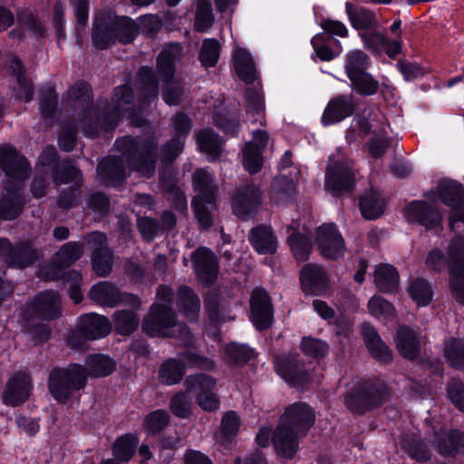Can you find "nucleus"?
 Returning <instances> with one entry per match:
<instances>
[{
	"label": "nucleus",
	"mask_w": 464,
	"mask_h": 464,
	"mask_svg": "<svg viewBox=\"0 0 464 464\" xmlns=\"http://www.w3.org/2000/svg\"><path fill=\"white\" fill-rule=\"evenodd\" d=\"M276 372L289 384L295 387L310 382L309 370L303 361L295 356H278L275 362Z\"/></svg>",
	"instance_id": "20"
},
{
	"label": "nucleus",
	"mask_w": 464,
	"mask_h": 464,
	"mask_svg": "<svg viewBox=\"0 0 464 464\" xmlns=\"http://www.w3.org/2000/svg\"><path fill=\"white\" fill-rule=\"evenodd\" d=\"M137 90L140 102L149 104L159 95V82L151 67L141 66L137 72Z\"/></svg>",
	"instance_id": "30"
},
{
	"label": "nucleus",
	"mask_w": 464,
	"mask_h": 464,
	"mask_svg": "<svg viewBox=\"0 0 464 464\" xmlns=\"http://www.w3.org/2000/svg\"><path fill=\"white\" fill-rule=\"evenodd\" d=\"M200 150L208 154L212 160H217L222 153V139L210 129L200 130L197 138Z\"/></svg>",
	"instance_id": "44"
},
{
	"label": "nucleus",
	"mask_w": 464,
	"mask_h": 464,
	"mask_svg": "<svg viewBox=\"0 0 464 464\" xmlns=\"http://www.w3.org/2000/svg\"><path fill=\"white\" fill-rule=\"evenodd\" d=\"M177 324L172 306L154 303L144 316L141 328L150 337L165 336L166 331Z\"/></svg>",
	"instance_id": "11"
},
{
	"label": "nucleus",
	"mask_w": 464,
	"mask_h": 464,
	"mask_svg": "<svg viewBox=\"0 0 464 464\" xmlns=\"http://www.w3.org/2000/svg\"><path fill=\"white\" fill-rule=\"evenodd\" d=\"M33 389L32 378L24 372H14L7 381L2 400L7 406L24 404L30 397Z\"/></svg>",
	"instance_id": "19"
},
{
	"label": "nucleus",
	"mask_w": 464,
	"mask_h": 464,
	"mask_svg": "<svg viewBox=\"0 0 464 464\" xmlns=\"http://www.w3.org/2000/svg\"><path fill=\"white\" fill-rule=\"evenodd\" d=\"M111 330L109 319L96 313L82 314L77 324L68 336V344L72 348H81L88 341L100 340L106 337Z\"/></svg>",
	"instance_id": "6"
},
{
	"label": "nucleus",
	"mask_w": 464,
	"mask_h": 464,
	"mask_svg": "<svg viewBox=\"0 0 464 464\" xmlns=\"http://www.w3.org/2000/svg\"><path fill=\"white\" fill-rule=\"evenodd\" d=\"M220 44L216 39L203 41L198 58L204 67H213L219 59Z\"/></svg>",
	"instance_id": "57"
},
{
	"label": "nucleus",
	"mask_w": 464,
	"mask_h": 464,
	"mask_svg": "<svg viewBox=\"0 0 464 464\" xmlns=\"http://www.w3.org/2000/svg\"><path fill=\"white\" fill-rule=\"evenodd\" d=\"M391 392L381 380H366L357 383L344 394V405L353 413L363 415L389 401Z\"/></svg>",
	"instance_id": "4"
},
{
	"label": "nucleus",
	"mask_w": 464,
	"mask_h": 464,
	"mask_svg": "<svg viewBox=\"0 0 464 464\" xmlns=\"http://www.w3.org/2000/svg\"><path fill=\"white\" fill-rule=\"evenodd\" d=\"M0 256L5 258L8 267L26 268L38 260L36 249L25 241L13 245L8 238L0 237Z\"/></svg>",
	"instance_id": "13"
},
{
	"label": "nucleus",
	"mask_w": 464,
	"mask_h": 464,
	"mask_svg": "<svg viewBox=\"0 0 464 464\" xmlns=\"http://www.w3.org/2000/svg\"><path fill=\"white\" fill-rule=\"evenodd\" d=\"M444 356L448 363L458 371H464V341L450 339L445 343Z\"/></svg>",
	"instance_id": "50"
},
{
	"label": "nucleus",
	"mask_w": 464,
	"mask_h": 464,
	"mask_svg": "<svg viewBox=\"0 0 464 464\" xmlns=\"http://www.w3.org/2000/svg\"><path fill=\"white\" fill-rule=\"evenodd\" d=\"M215 367V362L208 357L186 350L179 353L178 359L166 360L160 366L159 378L160 382L167 385L179 383L186 368H198L210 371Z\"/></svg>",
	"instance_id": "5"
},
{
	"label": "nucleus",
	"mask_w": 464,
	"mask_h": 464,
	"mask_svg": "<svg viewBox=\"0 0 464 464\" xmlns=\"http://www.w3.org/2000/svg\"><path fill=\"white\" fill-rule=\"evenodd\" d=\"M88 297L98 304L115 307L116 285L109 282H99L91 287Z\"/></svg>",
	"instance_id": "45"
},
{
	"label": "nucleus",
	"mask_w": 464,
	"mask_h": 464,
	"mask_svg": "<svg viewBox=\"0 0 464 464\" xmlns=\"http://www.w3.org/2000/svg\"><path fill=\"white\" fill-rule=\"evenodd\" d=\"M300 281L305 294L321 295L329 285L326 271L322 266L309 263L300 271Z\"/></svg>",
	"instance_id": "25"
},
{
	"label": "nucleus",
	"mask_w": 464,
	"mask_h": 464,
	"mask_svg": "<svg viewBox=\"0 0 464 464\" xmlns=\"http://www.w3.org/2000/svg\"><path fill=\"white\" fill-rule=\"evenodd\" d=\"M214 22L212 5L209 0H198L196 10L195 26L198 32H206Z\"/></svg>",
	"instance_id": "58"
},
{
	"label": "nucleus",
	"mask_w": 464,
	"mask_h": 464,
	"mask_svg": "<svg viewBox=\"0 0 464 464\" xmlns=\"http://www.w3.org/2000/svg\"><path fill=\"white\" fill-rule=\"evenodd\" d=\"M177 304L189 321L197 320L200 309V300L190 287L187 285L179 287L177 292Z\"/></svg>",
	"instance_id": "38"
},
{
	"label": "nucleus",
	"mask_w": 464,
	"mask_h": 464,
	"mask_svg": "<svg viewBox=\"0 0 464 464\" xmlns=\"http://www.w3.org/2000/svg\"><path fill=\"white\" fill-rule=\"evenodd\" d=\"M396 347L400 354L408 360H414L420 353L419 337L415 331L409 326H401L398 329Z\"/></svg>",
	"instance_id": "35"
},
{
	"label": "nucleus",
	"mask_w": 464,
	"mask_h": 464,
	"mask_svg": "<svg viewBox=\"0 0 464 464\" xmlns=\"http://www.w3.org/2000/svg\"><path fill=\"white\" fill-rule=\"evenodd\" d=\"M359 207L366 219H376L384 212L385 202L376 190L370 189L359 197Z\"/></svg>",
	"instance_id": "37"
},
{
	"label": "nucleus",
	"mask_w": 464,
	"mask_h": 464,
	"mask_svg": "<svg viewBox=\"0 0 464 464\" xmlns=\"http://www.w3.org/2000/svg\"><path fill=\"white\" fill-rule=\"evenodd\" d=\"M184 386L187 392L196 393V401L206 411H215L219 408V399L214 392L216 380L207 374H191L186 377Z\"/></svg>",
	"instance_id": "9"
},
{
	"label": "nucleus",
	"mask_w": 464,
	"mask_h": 464,
	"mask_svg": "<svg viewBox=\"0 0 464 464\" xmlns=\"http://www.w3.org/2000/svg\"><path fill=\"white\" fill-rule=\"evenodd\" d=\"M361 334L371 355L378 362L388 364L392 361V352L382 340L377 330L370 324L361 325Z\"/></svg>",
	"instance_id": "28"
},
{
	"label": "nucleus",
	"mask_w": 464,
	"mask_h": 464,
	"mask_svg": "<svg viewBox=\"0 0 464 464\" xmlns=\"http://www.w3.org/2000/svg\"><path fill=\"white\" fill-rule=\"evenodd\" d=\"M191 206L200 228L205 230L210 228L214 224L213 211L217 205L215 204V207L211 208L205 201H191Z\"/></svg>",
	"instance_id": "61"
},
{
	"label": "nucleus",
	"mask_w": 464,
	"mask_h": 464,
	"mask_svg": "<svg viewBox=\"0 0 464 464\" xmlns=\"http://www.w3.org/2000/svg\"><path fill=\"white\" fill-rule=\"evenodd\" d=\"M345 11L352 26L357 31H365L379 27L380 23L374 12L351 2L345 4Z\"/></svg>",
	"instance_id": "34"
},
{
	"label": "nucleus",
	"mask_w": 464,
	"mask_h": 464,
	"mask_svg": "<svg viewBox=\"0 0 464 464\" xmlns=\"http://www.w3.org/2000/svg\"><path fill=\"white\" fill-rule=\"evenodd\" d=\"M192 188L196 193L192 201H205L211 208L215 207L218 187L209 172L204 169H196L192 175Z\"/></svg>",
	"instance_id": "26"
},
{
	"label": "nucleus",
	"mask_w": 464,
	"mask_h": 464,
	"mask_svg": "<svg viewBox=\"0 0 464 464\" xmlns=\"http://www.w3.org/2000/svg\"><path fill=\"white\" fill-rule=\"evenodd\" d=\"M269 141V134L266 130L254 131V140L245 144L243 150V165L250 174L259 172L263 166V150Z\"/></svg>",
	"instance_id": "21"
},
{
	"label": "nucleus",
	"mask_w": 464,
	"mask_h": 464,
	"mask_svg": "<svg viewBox=\"0 0 464 464\" xmlns=\"http://www.w3.org/2000/svg\"><path fill=\"white\" fill-rule=\"evenodd\" d=\"M191 260L201 283L205 286L213 285L218 276V261L213 252L199 247L193 252Z\"/></svg>",
	"instance_id": "24"
},
{
	"label": "nucleus",
	"mask_w": 464,
	"mask_h": 464,
	"mask_svg": "<svg viewBox=\"0 0 464 464\" xmlns=\"http://www.w3.org/2000/svg\"><path fill=\"white\" fill-rule=\"evenodd\" d=\"M24 204V198L20 192L8 190L7 194L0 199V218L14 220L22 214Z\"/></svg>",
	"instance_id": "40"
},
{
	"label": "nucleus",
	"mask_w": 464,
	"mask_h": 464,
	"mask_svg": "<svg viewBox=\"0 0 464 464\" xmlns=\"http://www.w3.org/2000/svg\"><path fill=\"white\" fill-rule=\"evenodd\" d=\"M295 192V184L292 179L287 176H278L275 178L271 184L270 198L272 200L280 201L288 200Z\"/></svg>",
	"instance_id": "52"
},
{
	"label": "nucleus",
	"mask_w": 464,
	"mask_h": 464,
	"mask_svg": "<svg viewBox=\"0 0 464 464\" xmlns=\"http://www.w3.org/2000/svg\"><path fill=\"white\" fill-rule=\"evenodd\" d=\"M374 282L380 291L392 293L398 288L399 274L394 266L381 265L374 272Z\"/></svg>",
	"instance_id": "43"
},
{
	"label": "nucleus",
	"mask_w": 464,
	"mask_h": 464,
	"mask_svg": "<svg viewBox=\"0 0 464 464\" xmlns=\"http://www.w3.org/2000/svg\"><path fill=\"white\" fill-rule=\"evenodd\" d=\"M0 168L8 179L20 181L28 179L31 173L28 160L10 144L0 147Z\"/></svg>",
	"instance_id": "17"
},
{
	"label": "nucleus",
	"mask_w": 464,
	"mask_h": 464,
	"mask_svg": "<svg viewBox=\"0 0 464 464\" xmlns=\"http://www.w3.org/2000/svg\"><path fill=\"white\" fill-rule=\"evenodd\" d=\"M355 110L352 96L339 95L330 100L322 116V123H337L351 116Z\"/></svg>",
	"instance_id": "29"
},
{
	"label": "nucleus",
	"mask_w": 464,
	"mask_h": 464,
	"mask_svg": "<svg viewBox=\"0 0 464 464\" xmlns=\"http://www.w3.org/2000/svg\"><path fill=\"white\" fill-rule=\"evenodd\" d=\"M106 236L102 232L92 234V241L98 243L101 246L95 248L92 255V266L93 272L102 277L107 276L111 271V253L102 244L106 242Z\"/></svg>",
	"instance_id": "33"
},
{
	"label": "nucleus",
	"mask_w": 464,
	"mask_h": 464,
	"mask_svg": "<svg viewBox=\"0 0 464 464\" xmlns=\"http://www.w3.org/2000/svg\"><path fill=\"white\" fill-rule=\"evenodd\" d=\"M53 180L56 184H69L73 182L77 186L78 182L82 185V174L81 169L76 167L73 160L65 159L52 169Z\"/></svg>",
	"instance_id": "41"
},
{
	"label": "nucleus",
	"mask_w": 464,
	"mask_h": 464,
	"mask_svg": "<svg viewBox=\"0 0 464 464\" xmlns=\"http://www.w3.org/2000/svg\"><path fill=\"white\" fill-rule=\"evenodd\" d=\"M402 450L413 459L419 462L430 460L431 454L427 445L415 435H405L401 440Z\"/></svg>",
	"instance_id": "47"
},
{
	"label": "nucleus",
	"mask_w": 464,
	"mask_h": 464,
	"mask_svg": "<svg viewBox=\"0 0 464 464\" xmlns=\"http://www.w3.org/2000/svg\"><path fill=\"white\" fill-rule=\"evenodd\" d=\"M169 422V414L164 410H156L149 413L144 420L146 430L152 434L161 432Z\"/></svg>",
	"instance_id": "64"
},
{
	"label": "nucleus",
	"mask_w": 464,
	"mask_h": 464,
	"mask_svg": "<svg viewBox=\"0 0 464 464\" xmlns=\"http://www.w3.org/2000/svg\"><path fill=\"white\" fill-rule=\"evenodd\" d=\"M437 450L443 457H455L458 453L464 454V432L450 430L447 434L438 437Z\"/></svg>",
	"instance_id": "36"
},
{
	"label": "nucleus",
	"mask_w": 464,
	"mask_h": 464,
	"mask_svg": "<svg viewBox=\"0 0 464 464\" xmlns=\"http://www.w3.org/2000/svg\"><path fill=\"white\" fill-rule=\"evenodd\" d=\"M352 89L362 96H372L378 92L379 82L368 72L360 73L349 79Z\"/></svg>",
	"instance_id": "51"
},
{
	"label": "nucleus",
	"mask_w": 464,
	"mask_h": 464,
	"mask_svg": "<svg viewBox=\"0 0 464 464\" xmlns=\"http://www.w3.org/2000/svg\"><path fill=\"white\" fill-rule=\"evenodd\" d=\"M315 246L325 259L337 260L345 251V242L334 224H324L315 230Z\"/></svg>",
	"instance_id": "12"
},
{
	"label": "nucleus",
	"mask_w": 464,
	"mask_h": 464,
	"mask_svg": "<svg viewBox=\"0 0 464 464\" xmlns=\"http://www.w3.org/2000/svg\"><path fill=\"white\" fill-rule=\"evenodd\" d=\"M116 141L112 144L111 154L102 158L97 165L98 179L107 187L116 188Z\"/></svg>",
	"instance_id": "46"
},
{
	"label": "nucleus",
	"mask_w": 464,
	"mask_h": 464,
	"mask_svg": "<svg viewBox=\"0 0 464 464\" xmlns=\"http://www.w3.org/2000/svg\"><path fill=\"white\" fill-rule=\"evenodd\" d=\"M248 240L253 248L259 254H274L277 248V239L272 228L266 225H258L249 231Z\"/></svg>",
	"instance_id": "31"
},
{
	"label": "nucleus",
	"mask_w": 464,
	"mask_h": 464,
	"mask_svg": "<svg viewBox=\"0 0 464 464\" xmlns=\"http://www.w3.org/2000/svg\"><path fill=\"white\" fill-rule=\"evenodd\" d=\"M280 422L295 430V434L305 437L315 422V411L306 402L297 401L285 409Z\"/></svg>",
	"instance_id": "14"
},
{
	"label": "nucleus",
	"mask_w": 464,
	"mask_h": 464,
	"mask_svg": "<svg viewBox=\"0 0 464 464\" xmlns=\"http://www.w3.org/2000/svg\"><path fill=\"white\" fill-rule=\"evenodd\" d=\"M68 99L79 110L78 120L85 137L97 138L102 130L116 129V87L111 90L109 107L94 105L92 86L84 80H79L70 87Z\"/></svg>",
	"instance_id": "1"
},
{
	"label": "nucleus",
	"mask_w": 464,
	"mask_h": 464,
	"mask_svg": "<svg viewBox=\"0 0 464 464\" xmlns=\"http://www.w3.org/2000/svg\"><path fill=\"white\" fill-rule=\"evenodd\" d=\"M58 95L55 89L51 87L42 91L40 110L41 114L45 120L53 119L58 113Z\"/></svg>",
	"instance_id": "56"
},
{
	"label": "nucleus",
	"mask_w": 464,
	"mask_h": 464,
	"mask_svg": "<svg viewBox=\"0 0 464 464\" xmlns=\"http://www.w3.org/2000/svg\"><path fill=\"white\" fill-rule=\"evenodd\" d=\"M379 27H373V29H368L359 33V36L363 42L364 47L375 53H381L384 44H387L388 38L382 34Z\"/></svg>",
	"instance_id": "59"
},
{
	"label": "nucleus",
	"mask_w": 464,
	"mask_h": 464,
	"mask_svg": "<svg viewBox=\"0 0 464 464\" xmlns=\"http://www.w3.org/2000/svg\"><path fill=\"white\" fill-rule=\"evenodd\" d=\"M252 322L258 331L271 327L274 321V309L268 293L262 288L252 291L250 297Z\"/></svg>",
	"instance_id": "18"
},
{
	"label": "nucleus",
	"mask_w": 464,
	"mask_h": 464,
	"mask_svg": "<svg viewBox=\"0 0 464 464\" xmlns=\"http://www.w3.org/2000/svg\"><path fill=\"white\" fill-rule=\"evenodd\" d=\"M158 143L149 138L141 143L131 136L118 139V182L124 179L126 172L135 170L150 179L155 173Z\"/></svg>",
	"instance_id": "2"
},
{
	"label": "nucleus",
	"mask_w": 464,
	"mask_h": 464,
	"mask_svg": "<svg viewBox=\"0 0 464 464\" xmlns=\"http://www.w3.org/2000/svg\"><path fill=\"white\" fill-rule=\"evenodd\" d=\"M304 437L279 421L272 434L271 442L278 456L292 459L299 449L300 440Z\"/></svg>",
	"instance_id": "22"
},
{
	"label": "nucleus",
	"mask_w": 464,
	"mask_h": 464,
	"mask_svg": "<svg viewBox=\"0 0 464 464\" xmlns=\"http://www.w3.org/2000/svg\"><path fill=\"white\" fill-rule=\"evenodd\" d=\"M234 67L237 76L246 84L256 79V69L251 54L245 49L238 48L233 55Z\"/></svg>",
	"instance_id": "39"
},
{
	"label": "nucleus",
	"mask_w": 464,
	"mask_h": 464,
	"mask_svg": "<svg viewBox=\"0 0 464 464\" xmlns=\"http://www.w3.org/2000/svg\"><path fill=\"white\" fill-rule=\"evenodd\" d=\"M262 203V191L252 180H246L236 188L232 209L236 216L246 219Z\"/></svg>",
	"instance_id": "16"
},
{
	"label": "nucleus",
	"mask_w": 464,
	"mask_h": 464,
	"mask_svg": "<svg viewBox=\"0 0 464 464\" xmlns=\"http://www.w3.org/2000/svg\"><path fill=\"white\" fill-rule=\"evenodd\" d=\"M438 196L442 203L450 208V230L464 231V186L453 180H442L438 187Z\"/></svg>",
	"instance_id": "8"
},
{
	"label": "nucleus",
	"mask_w": 464,
	"mask_h": 464,
	"mask_svg": "<svg viewBox=\"0 0 464 464\" xmlns=\"http://www.w3.org/2000/svg\"><path fill=\"white\" fill-rule=\"evenodd\" d=\"M409 222H416L428 228H433L441 223V215L433 206L425 201H413L405 209Z\"/></svg>",
	"instance_id": "27"
},
{
	"label": "nucleus",
	"mask_w": 464,
	"mask_h": 464,
	"mask_svg": "<svg viewBox=\"0 0 464 464\" xmlns=\"http://www.w3.org/2000/svg\"><path fill=\"white\" fill-rule=\"evenodd\" d=\"M83 256V245L79 241L63 244L55 253L53 259L58 267L68 269Z\"/></svg>",
	"instance_id": "42"
},
{
	"label": "nucleus",
	"mask_w": 464,
	"mask_h": 464,
	"mask_svg": "<svg viewBox=\"0 0 464 464\" xmlns=\"http://www.w3.org/2000/svg\"><path fill=\"white\" fill-rule=\"evenodd\" d=\"M139 24L128 16H118V42L130 44L138 35Z\"/></svg>",
	"instance_id": "60"
},
{
	"label": "nucleus",
	"mask_w": 464,
	"mask_h": 464,
	"mask_svg": "<svg viewBox=\"0 0 464 464\" xmlns=\"http://www.w3.org/2000/svg\"><path fill=\"white\" fill-rule=\"evenodd\" d=\"M448 269L464 270V237H454L448 246Z\"/></svg>",
	"instance_id": "53"
},
{
	"label": "nucleus",
	"mask_w": 464,
	"mask_h": 464,
	"mask_svg": "<svg viewBox=\"0 0 464 464\" xmlns=\"http://www.w3.org/2000/svg\"><path fill=\"white\" fill-rule=\"evenodd\" d=\"M87 386L83 365L70 362L66 366H54L47 377V389L51 397L58 403L66 405L81 397Z\"/></svg>",
	"instance_id": "3"
},
{
	"label": "nucleus",
	"mask_w": 464,
	"mask_h": 464,
	"mask_svg": "<svg viewBox=\"0 0 464 464\" xmlns=\"http://www.w3.org/2000/svg\"><path fill=\"white\" fill-rule=\"evenodd\" d=\"M29 310L33 317L43 321H54L63 314L61 295L58 291L46 289L33 297Z\"/></svg>",
	"instance_id": "15"
},
{
	"label": "nucleus",
	"mask_w": 464,
	"mask_h": 464,
	"mask_svg": "<svg viewBox=\"0 0 464 464\" xmlns=\"http://www.w3.org/2000/svg\"><path fill=\"white\" fill-rule=\"evenodd\" d=\"M85 377L102 378L111 374L116 369V362L109 356L103 353H91L84 359Z\"/></svg>",
	"instance_id": "32"
},
{
	"label": "nucleus",
	"mask_w": 464,
	"mask_h": 464,
	"mask_svg": "<svg viewBox=\"0 0 464 464\" xmlns=\"http://www.w3.org/2000/svg\"><path fill=\"white\" fill-rule=\"evenodd\" d=\"M188 393L187 391L177 392L170 400V411L178 418L186 419L191 414V400Z\"/></svg>",
	"instance_id": "62"
},
{
	"label": "nucleus",
	"mask_w": 464,
	"mask_h": 464,
	"mask_svg": "<svg viewBox=\"0 0 464 464\" xmlns=\"http://www.w3.org/2000/svg\"><path fill=\"white\" fill-rule=\"evenodd\" d=\"M92 44L94 49L104 51L116 42V11L101 10L95 14L92 33Z\"/></svg>",
	"instance_id": "10"
},
{
	"label": "nucleus",
	"mask_w": 464,
	"mask_h": 464,
	"mask_svg": "<svg viewBox=\"0 0 464 464\" xmlns=\"http://www.w3.org/2000/svg\"><path fill=\"white\" fill-rule=\"evenodd\" d=\"M162 99L169 105H179L185 93V82L182 79L176 78L163 82Z\"/></svg>",
	"instance_id": "54"
},
{
	"label": "nucleus",
	"mask_w": 464,
	"mask_h": 464,
	"mask_svg": "<svg viewBox=\"0 0 464 464\" xmlns=\"http://www.w3.org/2000/svg\"><path fill=\"white\" fill-rule=\"evenodd\" d=\"M86 205L92 213L104 218L109 214L111 202L104 192L95 191L87 197Z\"/></svg>",
	"instance_id": "63"
},
{
	"label": "nucleus",
	"mask_w": 464,
	"mask_h": 464,
	"mask_svg": "<svg viewBox=\"0 0 464 464\" xmlns=\"http://www.w3.org/2000/svg\"><path fill=\"white\" fill-rule=\"evenodd\" d=\"M408 291L412 300L419 305H427L432 299L431 287L429 282L423 278L413 279Z\"/></svg>",
	"instance_id": "55"
},
{
	"label": "nucleus",
	"mask_w": 464,
	"mask_h": 464,
	"mask_svg": "<svg viewBox=\"0 0 464 464\" xmlns=\"http://www.w3.org/2000/svg\"><path fill=\"white\" fill-rule=\"evenodd\" d=\"M370 57L361 50L349 52L345 56L344 69L348 79L367 72L370 67Z\"/></svg>",
	"instance_id": "49"
},
{
	"label": "nucleus",
	"mask_w": 464,
	"mask_h": 464,
	"mask_svg": "<svg viewBox=\"0 0 464 464\" xmlns=\"http://www.w3.org/2000/svg\"><path fill=\"white\" fill-rule=\"evenodd\" d=\"M183 56L179 43H169L163 46L156 61L157 72L163 82L176 79V63Z\"/></svg>",
	"instance_id": "23"
},
{
	"label": "nucleus",
	"mask_w": 464,
	"mask_h": 464,
	"mask_svg": "<svg viewBox=\"0 0 464 464\" xmlns=\"http://www.w3.org/2000/svg\"><path fill=\"white\" fill-rule=\"evenodd\" d=\"M356 173L349 160L330 159L326 167L325 189L334 196L352 194L355 188Z\"/></svg>",
	"instance_id": "7"
},
{
	"label": "nucleus",
	"mask_w": 464,
	"mask_h": 464,
	"mask_svg": "<svg viewBox=\"0 0 464 464\" xmlns=\"http://www.w3.org/2000/svg\"><path fill=\"white\" fill-rule=\"evenodd\" d=\"M287 242L295 259L298 262H304L309 259L313 245L311 239L304 234L293 232Z\"/></svg>",
	"instance_id": "48"
}]
</instances>
